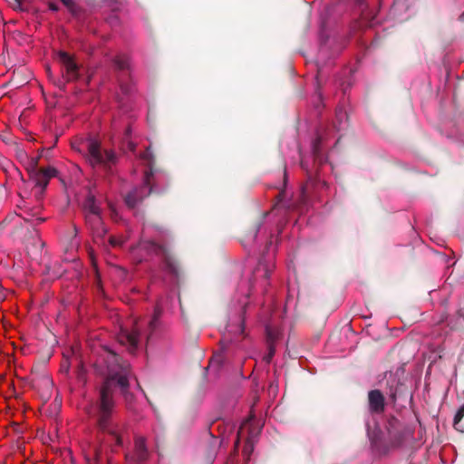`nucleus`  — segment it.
Returning <instances> with one entry per match:
<instances>
[{
  "label": "nucleus",
  "instance_id": "nucleus-1",
  "mask_svg": "<svg viewBox=\"0 0 464 464\" xmlns=\"http://www.w3.org/2000/svg\"><path fill=\"white\" fill-rule=\"evenodd\" d=\"M140 160L143 164V167L140 169L142 186L140 188L134 189L126 197V203L130 207H134L139 201L149 196L151 191V180L153 179V158L149 149L140 155Z\"/></svg>",
  "mask_w": 464,
  "mask_h": 464
},
{
  "label": "nucleus",
  "instance_id": "nucleus-2",
  "mask_svg": "<svg viewBox=\"0 0 464 464\" xmlns=\"http://www.w3.org/2000/svg\"><path fill=\"white\" fill-rule=\"evenodd\" d=\"M73 150L82 152L87 150V159L92 166H107L114 162L115 154L111 150H102L100 143L92 139L74 140L72 143Z\"/></svg>",
  "mask_w": 464,
  "mask_h": 464
},
{
  "label": "nucleus",
  "instance_id": "nucleus-3",
  "mask_svg": "<svg viewBox=\"0 0 464 464\" xmlns=\"http://www.w3.org/2000/svg\"><path fill=\"white\" fill-rule=\"evenodd\" d=\"M113 382H117L122 389H125L129 382L128 374L126 372L113 374L105 381L101 390L100 411L102 416L108 415L113 408L112 392L111 389Z\"/></svg>",
  "mask_w": 464,
  "mask_h": 464
},
{
  "label": "nucleus",
  "instance_id": "nucleus-4",
  "mask_svg": "<svg viewBox=\"0 0 464 464\" xmlns=\"http://www.w3.org/2000/svg\"><path fill=\"white\" fill-rule=\"evenodd\" d=\"M56 175L55 169L48 167L46 169H33L29 171L30 179L36 186L45 188L49 180Z\"/></svg>",
  "mask_w": 464,
  "mask_h": 464
},
{
  "label": "nucleus",
  "instance_id": "nucleus-5",
  "mask_svg": "<svg viewBox=\"0 0 464 464\" xmlns=\"http://www.w3.org/2000/svg\"><path fill=\"white\" fill-rule=\"evenodd\" d=\"M119 342L123 345H127L129 349L132 352L136 349L139 343V333L137 330H132L130 332L121 329L119 334Z\"/></svg>",
  "mask_w": 464,
  "mask_h": 464
},
{
  "label": "nucleus",
  "instance_id": "nucleus-6",
  "mask_svg": "<svg viewBox=\"0 0 464 464\" xmlns=\"http://www.w3.org/2000/svg\"><path fill=\"white\" fill-rule=\"evenodd\" d=\"M59 60L63 63L66 71V78L71 81L77 76V66L72 56L67 53L61 52L59 53Z\"/></svg>",
  "mask_w": 464,
  "mask_h": 464
},
{
  "label": "nucleus",
  "instance_id": "nucleus-7",
  "mask_svg": "<svg viewBox=\"0 0 464 464\" xmlns=\"http://www.w3.org/2000/svg\"><path fill=\"white\" fill-rule=\"evenodd\" d=\"M147 450L145 446V439L143 437H137L134 444V456L131 458L135 461H143L146 459Z\"/></svg>",
  "mask_w": 464,
  "mask_h": 464
},
{
  "label": "nucleus",
  "instance_id": "nucleus-8",
  "mask_svg": "<svg viewBox=\"0 0 464 464\" xmlns=\"http://www.w3.org/2000/svg\"><path fill=\"white\" fill-rule=\"evenodd\" d=\"M370 407L374 411H381L383 410L384 399L379 391H372L369 393Z\"/></svg>",
  "mask_w": 464,
  "mask_h": 464
},
{
  "label": "nucleus",
  "instance_id": "nucleus-9",
  "mask_svg": "<svg viewBox=\"0 0 464 464\" xmlns=\"http://www.w3.org/2000/svg\"><path fill=\"white\" fill-rule=\"evenodd\" d=\"M251 423L249 421L244 422L237 432V444H239L242 440H246L247 444L251 445L253 441V435H249Z\"/></svg>",
  "mask_w": 464,
  "mask_h": 464
},
{
  "label": "nucleus",
  "instance_id": "nucleus-10",
  "mask_svg": "<svg viewBox=\"0 0 464 464\" xmlns=\"http://www.w3.org/2000/svg\"><path fill=\"white\" fill-rule=\"evenodd\" d=\"M270 271H271L270 268H267V267L264 266L263 265H260L256 271V275L257 276L260 274L262 276L266 278L268 276V274Z\"/></svg>",
  "mask_w": 464,
  "mask_h": 464
},
{
  "label": "nucleus",
  "instance_id": "nucleus-11",
  "mask_svg": "<svg viewBox=\"0 0 464 464\" xmlns=\"http://www.w3.org/2000/svg\"><path fill=\"white\" fill-rule=\"evenodd\" d=\"M464 415V408H460L454 417V423L457 424L462 419Z\"/></svg>",
  "mask_w": 464,
  "mask_h": 464
},
{
  "label": "nucleus",
  "instance_id": "nucleus-12",
  "mask_svg": "<svg viewBox=\"0 0 464 464\" xmlns=\"http://www.w3.org/2000/svg\"><path fill=\"white\" fill-rule=\"evenodd\" d=\"M110 243L112 245V246H117V245H121L122 244V241H120L118 239H116L115 237H111L110 239Z\"/></svg>",
  "mask_w": 464,
  "mask_h": 464
},
{
  "label": "nucleus",
  "instance_id": "nucleus-13",
  "mask_svg": "<svg viewBox=\"0 0 464 464\" xmlns=\"http://www.w3.org/2000/svg\"><path fill=\"white\" fill-rule=\"evenodd\" d=\"M62 1L68 7H71L72 5V0H62Z\"/></svg>",
  "mask_w": 464,
  "mask_h": 464
},
{
  "label": "nucleus",
  "instance_id": "nucleus-14",
  "mask_svg": "<svg viewBox=\"0 0 464 464\" xmlns=\"http://www.w3.org/2000/svg\"><path fill=\"white\" fill-rule=\"evenodd\" d=\"M266 333H267V336H268V338H269L271 341H273V340L275 339V336H273V335H272V334H271V332H270L269 328H267V329H266Z\"/></svg>",
  "mask_w": 464,
  "mask_h": 464
},
{
  "label": "nucleus",
  "instance_id": "nucleus-15",
  "mask_svg": "<svg viewBox=\"0 0 464 464\" xmlns=\"http://www.w3.org/2000/svg\"><path fill=\"white\" fill-rule=\"evenodd\" d=\"M237 331H238V333H239L240 334H243V332H244L243 324H240V325L238 326Z\"/></svg>",
  "mask_w": 464,
  "mask_h": 464
},
{
  "label": "nucleus",
  "instance_id": "nucleus-16",
  "mask_svg": "<svg viewBox=\"0 0 464 464\" xmlns=\"http://www.w3.org/2000/svg\"><path fill=\"white\" fill-rule=\"evenodd\" d=\"M273 353H274V351L271 349L270 350V353H269L268 358H267V362L270 361L271 357L273 356Z\"/></svg>",
  "mask_w": 464,
  "mask_h": 464
},
{
  "label": "nucleus",
  "instance_id": "nucleus-17",
  "mask_svg": "<svg viewBox=\"0 0 464 464\" xmlns=\"http://www.w3.org/2000/svg\"><path fill=\"white\" fill-rule=\"evenodd\" d=\"M129 148H130V150H134V144L130 142L129 143Z\"/></svg>",
  "mask_w": 464,
  "mask_h": 464
},
{
  "label": "nucleus",
  "instance_id": "nucleus-18",
  "mask_svg": "<svg viewBox=\"0 0 464 464\" xmlns=\"http://www.w3.org/2000/svg\"><path fill=\"white\" fill-rule=\"evenodd\" d=\"M116 440H117V444H118V445H121V438H120V437H117V438H116Z\"/></svg>",
  "mask_w": 464,
  "mask_h": 464
},
{
  "label": "nucleus",
  "instance_id": "nucleus-19",
  "mask_svg": "<svg viewBox=\"0 0 464 464\" xmlns=\"http://www.w3.org/2000/svg\"><path fill=\"white\" fill-rule=\"evenodd\" d=\"M95 218H96L97 219H100V218H99V216H98V214H97V213H95Z\"/></svg>",
  "mask_w": 464,
  "mask_h": 464
}]
</instances>
